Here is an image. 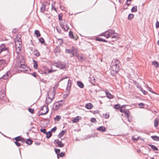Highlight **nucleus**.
I'll return each mask as SVG.
<instances>
[{"mask_svg": "<svg viewBox=\"0 0 159 159\" xmlns=\"http://www.w3.org/2000/svg\"><path fill=\"white\" fill-rule=\"evenodd\" d=\"M120 62L118 59H113L110 67L111 74L114 75L116 74L120 70Z\"/></svg>", "mask_w": 159, "mask_h": 159, "instance_id": "1", "label": "nucleus"}, {"mask_svg": "<svg viewBox=\"0 0 159 159\" xmlns=\"http://www.w3.org/2000/svg\"><path fill=\"white\" fill-rule=\"evenodd\" d=\"M16 68H22L25 69L26 66L25 64L24 59L22 55L18 56V58L16 60V62L15 64Z\"/></svg>", "mask_w": 159, "mask_h": 159, "instance_id": "2", "label": "nucleus"}, {"mask_svg": "<svg viewBox=\"0 0 159 159\" xmlns=\"http://www.w3.org/2000/svg\"><path fill=\"white\" fill-rule=\"evenodd\" d=\"M8 63L5 59H0V71L3 70L7 65Z\"/></svg>", "mask_w": 159, "mask_h": 159, "instance_id": "3", "label": "nucleus"}, {"mask_svg": "<svg viewBox=\"0 0 159 159\" xmlns=\"http://www.w3.org/2000/svg\"><path fill=\"white\" fill-rule=\"evenodd\" d=\"M54 65L60 69H64L66 68V64L61 61L55 62Z\"/></svg>", "mask_w": 159, "mask_h": 159, "instance_id": "4", "label": "nucleus"}, {"mask_svg": "<svg viewBox=\"0 0 159 159\" xmlns=\"http://www.w3.org/2000/svg\"><path fill=\"white\" fill-rule=\"evenodd\" d=\"M55 95L54 93L50 94L48 98L46 99V102L48 105L49 104L54 98Z\"/></svg>", "mask_w": 159, "mask_h": 159, "instance_id": "5", "label": "nucleus"}, {"mask_svg": "<svg viewBox=\"0 0 159 159\" xmlns=\"http://www.w3.org/2000/svg\"><path fill=\"white\" fill-rule=\"evenodd\" d=\"M45 110V112H41L40 113V115H44L46 114L48 111L49 109L48 106H44L41 108L40 111Z\"/></svg>", "mask_w": 159, "mask_h": 159, "instance_id": "6", "label": "nucleus"}, {"mask_svg": "<svg viewBox=\"0 0 159 159\" xmlns=\"http://www.w3.org/2000/svg\"><path fill=\"white\" fill-rule=\"evenodd\" d=\"M54 143L57 144L59 147L62 148L64 146V144L62 143L61 141H60L58 139H56L54 140Z\"/></svg>", "mask_w": 159, "mask_h": 159, "instance_id": "7", "label": "nucleus"}, {"mask_svg": "<svg viewBox=\"0 0 159 159\" xmlns=\"http://www.w3.org/2000/svg\"><path fill=\"white\" fill-rule=\"evenodd\" d=\"M60 26L62 28L64 29L65 31H67L69 29V26L67 24L64 25L62 22L60 23Z\"/></svg>", "mask_w": 159, "mask_h": 159, "instance_id": "8", "label": "nucleus"}, {"mask_svg": "<svg viewBox=\"0 0 159 159\" xmlns=\"http://www.w3.org/2000/svg\"><path fill=\"white\" fill-rule=\"evenodd\" d=\"M11 77L10 73L9 72H7V73L2 76L1 78V79H3L4 80H7Z\"/></svg>", "mask_w": 159, "mask_h": 159, "instance_id": "9", "label": "nucleus"}, {"mask_svg": "<svg viewBox=\"0 0 159 159\" xmlns=\"http://www.w3.org/2000/svg\"><path fill=\"white\" fill-rule=\"evenodd\" d=\"M62 107L61 104L59 102H57L54 104L53 108L54 110H57Z\"/></svg>", "mask_w": 159, "mask_h": 159, "instance_id": "10", "label": "nucleus"}, {"mask_svg": "<svg viewBox=\"0 0 159 159\" xmlns=\"http://www.w3.org/2000/svg\"><path fill=\"white\" fill-rule=\"evenodd\" d=\"M65 51L67 53H70V54H71V53H72V52H76L77 51V50L75 48L73 47H72V50L66 49Z\"/></svg>", "mask_w": 159, "mask_h": 159, "instance_id": "11", "label": "nucleus"}, {"mask_svg": "<svg viewBox=\"0 0 159 159\" xmlns=\"http://www.w3.org/2000/svg\"><path fill=\"white\" fill-rule=\"evenodd\" d=\"M15 45L16 46V48L17 49H18L20 51L21 49V48L22 46V43L21 41H19L17 42H16Z\"/></svg>", "mask_w": 159, "mask_h": 159, "instance_id": "12", "label": "nucleus"}, {"mask_svg": "<svg viewBox=\"0 0 159 159\" xmlns=\"http://www.w3.org/2000/svg\"><path fill=\"white\" fill-rule=\"evenodd\" d=\"M105 93L107 97L109 99H112L113 98V96L109 92L105 91Z\"/></svg>", "mask_w": 159, "mask_h": 159, "instance_id": "13", "label": "nucleus"}, {"mask_svg": "<svg viewBox=\"0 0 159 159\" xmlns=\"http://www.w3.org/2000/svg\"><path fill=\"white\" fill-rule=\"evenodd\" d=\"M97 129L98 131L102 132H105L106 130V128L103 126H100Z\"/></svg>", "mask_w": 159, "mask_h": 159, "instance_id": "14", "label": "nucleus"}, {"mask_svg": "<svg viewBox=\"0 0 159 159\" xmlns=\"http://www.w3.org/2000/svg\"><path fill=\"white\" fill-rule=\"evenodd\" d=\"M46 9V5L43 3H42L41 7L40 8V12L43 13Z\"/></svg>", "mask_w": 159, "mask_h": 159, "instance_id": "15", "label": "nucleus"}, {"mask_svg": "<svg viewBox=\"0 0 159 159\" xmlns=\"http://www.w3.org/2000/svg\"><path fill=\"white\" fill-rule=\"evenodd\" d=\"M115 33L114 30H112L111 29H109L107 30V31L105 32L104 33H103V34H105L106 33H109L110 35L111 34H114V33Z\"/></svg>", "mask_w": 159, "mask_h": 159, "instance_id": "16", "label": "nucleus"}, {"mask_svg": "<svg viewBox=\"0 0 159 159\" xmlns=\"http://www.w3.org/2000/svg\"><path fill=\"white\" fill-rule=\"evenodd\" d=\"M57 42L59 45L61 46L63 44V40L62 39H57Z\"/></svg>", "mask_w": 159, "mask_h": 159, "instance_id": "17", "label": "nucleus"}, {"mask_svg": "<svg viewBox=\"0 0 159 159\" xmlns=\"http://www.w3.org/2000/svg\"><path fill=\"white\" fill-rule=\"evenodd\" d=\"M5 96V92L4 90L0 91V99H2Z\"/></svg>", "mask_w": 159, "mask_h": 159, "instance_id": "18", "label": "nucleus"}, {"mask_svg": "<svg viewBox=\"0 0 159 159\" xmlns=\"http://www.w3.org/2000/svg\"><path fill=\"white\" fill-rule=\"evenodd\" d=\"M93 107V105L91 103H88L86 104L85 107L88 109H92Z\"/></svg>", "mask_w": 159, "mask_h": 159, "instance_id": "19", "label": "nucleus"}, {"mask_svg": "<svg viewBox=\"0 0 159 159\" xmlns=\"http://www.w3.org/2000/svg\"><path fill=\"white\" fill-rule=\"evenodd\" d=\"M77 57L79 60L81 61H83L85 60V58L83 56L81 55H79L77 56Z\"/></svg>", "mask_w": 159, "mask_h": 159, "instance_id": "20", "label": "nucleus"}, {"mask_svg": "<svg viewBox=\"0 0 159 159\" xmlns=\"http://www.w3.org/2000/svg\"><path fill=\"white\" fill-rule=\"evenodd\" d=\"M77 84L79 87L81 88H83L84 87L83 84L80 81H78Z\"/></svg>", "mask_w": 159, "mask_h": 159, "instance_id": "21", "label": "nucleus"}, {"mask_svg": "<svg viewBox=\"0 0 159 159\" xmlns=\"http://www.w3.org/2000/svg\"><path fill=\"white\" fill-rule=\"evenodd\" d=\"M70 80H69L68 81L67 85L66 88V90L67 91H68L70 90L71 87V84L70 82Z\"/></svg>", "mask_w": 159, "mask_h": 159, "instance_id": "22", "label": "nucleus"}, {"mask_svg": "<svg viewBox=\"0 0 159 159\" xmlns=\"http://www.w3.org/2000/svg\"><path fill=\"white\" fill-rule=\"evenodd\" d=\"M60 52V48L59 46H57L54 50V52L56 54Z\"/></svg>", "mask_w": 159, "mask_h": 159, "instance_id": "23", "label": "nucleus"}, {"mask_svg": "<svg viewBox=\"0 0 159 159\" xmlns=\"http://www.w3.org/2000/svg\"><path fill=\"white\" fill-rule=\"evenodd\" d=\"M65 133V131L64 130H62L61 132L59 133L58 135V137L59 138H61L64 135Z\"/></svg>", "mask_w": 159, "mask_h": 159, "instance_id": "24", "label": "nucleus"}, {"mask_svg": "<svg viewBox=\"0 0 159 159\" xmlns=\"http://www.w3.org/2000/svg\"><path fill=\"white\" fill-rule=\"evenodd\" d=\"M151 138L154 140L156 141H159V137L157 136H152Z\"/></svg>", "mask_w": 159, "mask_h": 159, "instance_id": "25", "label": "nucleus"}, {"mask_svg": "<svg viewBox=\"0 0 159 159\" xmlns=\"http://www.w3.org/2000/svg\"><path fill=\"white\" fill-rule=\"evenodd\" d=\"M149 146L154 150L158 151V148L154 145L149 144Z\"/></svg>", "mask_w": 159, "mask_h": 159, "instance_id": "26", "label": "nucleus"}, {"mask_svg": "<svg viewBox=\"0 0 159 159\" xmlns=\"http://www.w3.org/2000/svg\"><path fill=\"white\" fill-rule=\"evenodd\" d=\"M33 61L34 63V67L35 69H37L38 66L37 61L35 60H33Z\"/></svg>", "mask_w": 159, "mask_h": 159, "instance_id": "27", "label": "nucleus"}, {"mask_svg": "<svg viewBox=\"0 0 159 159\" xmlns=\"http://www.w3.org/2000/svg\"><path fill=\"white\" fill-rule=\"evenodd\" d=\"M137 11V7L136 6L133 7L131 9V11L132 12H136Z\"/></svg>", "mask_w": 159, "mask_h": 159, "instance_id": "28", "label": "nucleus"}, {"mask_svg": "<svg viewBox=\"0 0 159 159\" xmlns=\"http://www.w3.org/2000/svg\"><path fill=\"white\" fill-rule=\"evenodd\" d=\"M110 37H111L112 38H115L116 39L117 38V34L116 33H115L113 34L110 35Z\"/></svg>", "mask_w": 159, "mask_h": 159, "instance_id": "29", "label": "nucleus"}, {"mask_svg": "<svg viewBox=\"0 0 159 159\" xmlns=\"http://www.w3.org/2000/svg\"><path fill=\"white\" fill-rule=\"evenodd\" d=\"M34 55H35L37 57H39V56L40 54L39 52L37 49H34Z\"/></svg>", "mask_w": 159, "mask_h": 159, "instance_id": "30", "label": "nucleus"}, {"mask_svg": "<svg viewBox=\"0 0 159 159\" xmlns=\"http://www.w3.org/2000/svg\"><path fill=\"white\" fill-rule=\"evenodd\" d=\"M129 111L128 110H126L124 112V114L125 117H127L128 118L129 117Z\"/></svg>", "mask_w": 159, "mask_h": 159, "instance_id": "31", "label": "nucleus"}, {"mask_svg": "<svg viewBox=\"0 0 159 159\" xmlns=\"http://www.w3.org/2000/svg\"><path fill=\"white\" fill-rule=\"evenodd\" d=\"M45 134H46V138L47 139L49 138L52 136L51 131H49L48 132H46V133Z\"/></svg>", "mask_w": 159, "mask_h": 159, "instance_id": "32", "label": "nucleus"}, {"mask_svg": "<svg viewBox=\"0 0 159 159\" xmlns=\"http://www.w3.org/2000/svg\"><path fill=\"white\" fill-rule=\"evenodd\" d=\"M152 65L155 66L156 68L158 67V63L156 61H154L152 62Z\"/></svg>", "mask_w": 159, "mask_h": 159, "instance_id": "33", "label": "nucleus"}, {"mask_svg": "<svg viewBox=\"0 0 159 159\" xmlns=\"http://www.w3.org/2000/svg\"><path fill=\"white\" fill-rule=\"evenodd\" d=\"M34 34L36 35L37 37H39L41 36V34L39 30H35L34 31Z\"/></svg>", "mask_w": 159, "mask_h": 159, "instance_id": "34", "label": "nucleus"}, {"mask_svg": "<svg viewBox=\"0 0 159 159\" xmlns=\"http://www.w3.org/2000/svg\"><path fill=\"white\" fill-rule=\"evenodd\" d=\"M65 155V153L63 152H61L59 154H57V158H59L60 157H62Z\"/></svg>", "mask_w": 159, "mask_h": 159, "instance_id": "35", "label": "nucleus"}, {"mask_svg": "<svg viewBox=\"0 0 159 159\" xmlns=\"http://www.w3.org/2000/svg\"><path fill=\"white\" fill-rule=\"evenodd\" d=\"M32 142V141L30 139H27L25 142V143L28 145H31Z\"/></svg>", "mask_w": 159, "mask_h": 159, "instance_id": "36", "label": "nucleus"}, {"mask_svg": "<svg viewBox=\"0 0 159 159\" xmlns=\"http://www.w3.org/2000/svg\"><path fill=\"white\" fill-rule=\"evenodd\" d=\"M79 117V116H77L75 118H74L72 120V121L74 123H77V122L79 120V119H78V118Z\"/></svg>", "mask_w": 159, "mask_h": 159, "instance_id": "37", "label": "nucleus"}, {"mask_svg": "<svg viewBox=\"0 0 159 159\" xmlns=\"http://www.w3.org/2000/svg\"><path fill=\"white\" fill-rule=\"evenodd\" d=\"M100 35L104 36L107 39H108V38H110V34L108 33H106L104 34H103V33H102L101 35Z\"/></svg>", "mask_w": 159, "mask_h": 159, "instance_id": "38", "label": "nucleus"}, {"mask_svg": "<svg viewBox=\"0 0 159 159\" xmlns=\"http://www.w3.org/2000/svg\"><path fill=\"white\" fill-rule=\"evenodd\" d=\"M8 48L6 47H3L0 49V53L4 51H8Z\"/></svg>", "mask_w": 159, "mask_h": 159, "instance_id": "39", "label": "nucleus"}, {"mask_svg": "<svg viewBox=\"0 0 159 159\" xmlns=\"http://www.w3.org/2000/svg\"><path fill=\"white\" fill-rule=\"evenodd\" d=\"M96 40L97 41H102L105 42H107V41L105 39H103L102 38H98L96 39Z\"/></svg>", "mask_w": 159, "mask_h": 159, "instance_id": "40", "label": "nucleus"}, {"mask_svg": "<svg viewBox=\"0 0 159 159\" xmlns=\"http://www.w3.org/2000/svg\"><path fill=\"white\" fill-rule=\"evenodd\" d=\"M139 89L145 95L147 94V92L144 90H143L141 87H139Z\"/></svg>", "mask_w": 159, "mask_h": 159, "instance_id": "41", "label": "nucleus"}, {"mask_svg": "<svg viewBox=\"0 0 159 159\" xmlns=\"http://www.w3.org/2000/svg\"><path fill=\"white\" fill-rule=\"evenodd\" d=\"M134 17V15L132 14H129L128 16V19L129 20L133 19Z\"/></svg>", "mask_w": 159, "mask_h": 159, "instance_id": "42", "label": "nucleus"}, {"mask_svg": "<svg viewBox=\"0 0 159 159\" xmlns=\"http://www.w3.org/2000/svg\"><path fill=\"white\" fill-rule=\"evenodd\" d=\"M69 37L71 39L74 38V36L73 34V32L71 31H70L69 33Z\"/></svg>", "mask_w": 159, "mask_h": 159, "instance_id": "43", "label": "nucleus"}, {"mask_svg": "<svg viewBox=\"0 0 159 159\" xmlns=\"http://www.w3.org/2000/svg\"><path fill=\"white\" fill-rule=\"evenodd\" d=\"M138 106L140 108H143L144 107V104L143 103H140L138 104Z\"/></svg>", "mask_w": 159, "mask_h": 159, "instance_id": "44", "label": "nucleus"}, {"mask_svg": "<svg viewBox=\"0 0 159 159\" xmlns=\"http://www.w3.org/2000/svg\"><path fill=\"white\" fill-rule=\"evenodd\" d=\"M16 141H20L21 139V138L20 136H18L14 138Z\"/></svg>", "mask_w": 159, "mask_h": 159, "instance_id": "45", "label": "nucleus"}, {"mask_svg": "<svg viewBox=\"0 0 159 159\" xmlns=\"http://www.w3.org/2000/svg\"><path fill=\"white\" fill-rule=\"evenodd\" d=\"M158 121L157 120L155 119L154 120V126L155 127H157L158 126Z\"/></svg>", "mask_w": 159, "mask_h": 159, "instance_id": "46", "label": "nucleus"}, {"mask_svg": "<svg viewBox=\"0 0 159 159\" xmlns=\"http://www.w3.org/2000/svg\"><path fill=\"white\" fill-rule=\"evenodd\" d=\"M90 82L92 84H93L95 82V79L94 78H91Z\"/></svg>", "mask_w": 159, "mask_h": 159, "instance_id": "47", "label": "nucleus"}, {"mask_svg": "<svg viewBox=\"0 0 159 159\" xmlns=\"http://www.w3.org/2000/svg\"><path fill=\"white\" fill-rule=\"evenodd\" d=\"M61 119V116H57L54 118V120H55L58 121L60 119Z\"/></svg>", "mask_w": 159, "mask_h": 159, "instance_id": "48", "label": "nucleus"}, {"mask_svg": "<svg viewBox=\"0 0 159 159\" xmlns=\"http://www.w3.org/2000/svg\"><path fill=\"white\" fill-rule=\"evenodd\" d=\"M55 152L57 154H57H59L60 152V150L59 149H57V148H55Z\"/></svg>", "mask_w": 159, "mask_h": 159, "instance_id": "49", "label": "nucleus"}, {"mask_svg": "<svg viewBox=\"0 0 159 159\" xmlns=\"http://www.w3.org/2000/svg\"><path fill=\"white\" fill-rule=\"evenodd\" d=\"M19 41H21V39H20V38H19V39H18L17 38H16L15 39V43H16V42H17Z\"/></svg>", "mask_w": 159, "mask_h": 159, "instance_id": "50", "label": "nucleus"}, {"mask_svg": "<svg viewBox=\"0 0 159 159\" xmlns=\"http://www.w3.org/2000/svg\"><path fill=\"white\" fill-rule=\"evenodd\" d=\"M147 88L149 91L151 92L152 93L155 94V92H153V91H152V89L150 87L148 86H147Z\"/></svg>", "mask_w": 159, "mask_h": 159, "instance_id": "51", "label": "nucleus"}, {"mask_svg": "<svg viewBox=\"0 0 159 159\" xmlns=\"http://www.w3.org/2000/svg\"><path fill=\"white\" fill-rule=\"evenodd\" d=\"M40 131L43 133L45 134L46 133V129H40Z\"/></svg>", "mask_w": 159, "mask_h": 159, "instance_id": "52", "label": "nucleus"}, {"mask_svg": "<svg viewBox=\"0 0 159 159\" xmlns=\"http://www.w3.org/2000/svg\"><path fill=\"white\" fill-rule=\"evenodd\" d=\"M39 40L41 43H44V40L42 37L40 38L39 39Z\"/></svg>", "mask_w": 159, "mask_h": 159, "instance_id": "53", "label": "nucleus"}, {"mask_svg": "<svg viewBox=\"0 0 159 159\" xmlns=\"http://www.w3.org/2000/svg\"><path fill=\"white\" fill-rule=\"evenodd\" d=\"M119 109H120V111L122 113L124 112L125 111V109L122 108V107H120V108Z\"/></svg>", "mask_w": 159, "mask_h": 159, "instance_id": "54", "label": "nucleus"}, {"mask_svg": "<svg viewBox=\"0 0 159 159\" xmlns=\"http://www.w3.org/2000/svg\"><path fill=\"white\" fill-rule=\"evenodd\" d=\"M156 28H158L159 27V22L157 20L156 23Z\"/></svg>", "mask_w": 159, "mask_h": 159, "instance_id": "55", "label": "nucleus"}, {"mask_svg": "<svg viewBox=\"0 0 159 159\" xmlns=\"http://www.w3.org/2000/svg\"><path fill=\"white\" fill-rule=\"evenodd\" d=\"M16 145L18 147L20 146L21 145V144L18 142V141H15L14 142Z\"/></svg>", "mask_w": 159, "mask_h": 159, "instance_id": "56", "label": "nucleus"}, {"mask_svg": "<svg viewBox=\"0 0 159 159\" xmlns=\"http://www.w3.org/2000/svg\"><path fill=\"white\" fill-rule=\"evenodd\" d=\"M91 121L92 122L95 123L96 122V120L95 118H91Z\"/></svg>", "mask_w": 159, "mask_h": 159, "instance_id": "57", "label": "nucleus"}, {"mask_svg": "<svg viewBox=\"0 0 159 159\" xmlns=\"http://www.w3.org/2000/svg\"><path fill=\"white\" fill-rule=\"evenodd\" d=\"M103 116L105 118H107L109 117V115H108L107 113H106L105 114H103Z\"/></svg>", "mask_w": 159, "mask_h": 159, "instance_id": "58", "label": "nucleus"}, {"mask_svg": "<svg viewBox=\"0 0 159 159\" xmlns=\"http://www.w3.org/2000/svg\"><path fill=\"white\" fill-rule=\"evenodd\" d=\"M135 84L136 86L137 87V88L139 89V87H141V86L139 85V83L136 82L135 83Z\"/></svg>", "mask_w": 159, "mask_h": 159, "instance_id": "59", "label": "nucleus"}, {"mask_svg": "<svg viewBox=\"0 0 159 159\" xmlns=\"http://www.w3.org/2000/svg\"><path fill=\"white\" fill-rule=\"evenodd\" d=\"M57 129V127L56 126L54 128H52V129H51L50 131H51H51L55 132L56 130Z\"/></svg>", "mask_w": 159, "mask_h": 159, "instance_id": "60", "label": "nucleus"}, {"mask_svg": "<svg viewBox=\"0 0 159 159\" xmlns=\"http://www.w3.org/2000/svg\"><path fill=\"white\" fill-rule=\"evenodd\" d=\"M120 105L119 104H116L115 106V108L116 109H118L119 108L120 109Z\"/></svg>", "mask_w": 159, "mask_h": 159, "instance_id": "61", "label": "nucleus"}, {"mask_svg": "<svg viewBox=\"0 0 159 159\" xmlns=\"http://www.w3.org/2000/svg\"><path fill=\"white\" fill-rule=\"evenodd\" d=\"M52 10H53L55 11H57V10L56 8L53 6V4H52Z\"/></svg>", "mask_w": 159, "mask_h": 159, "instance_id": "62", "label": "nucleus"}, {"mask_svg": "<svg viewBox=\"0 0 159 159\" xmlns=\"http://www.w3.org/2000/svg\"><path fill=\"white\" fill-rule=\"evenodd\" d=\"M29 111L30 112L33 113L34 112V110L32 108H29Z\"/></svg>", "mask_w": 159, "mask_h": 159, "instance_id": "63", "label": "nucleus"}, {"mask_svg": "<svg viewBox=\"0 0 159 159\" xmlns=\"http://www.w3.org/2000/svg\"><path fill=\"white\" fill-rule=\"evenodd\" d=\"M132 139L134 140L135 141H137L139 139V137H137V138H134V136H133L132 137Z\"/></svg>", "mask_w": 159, "mask_h": 159, "instance_id": "64", "label": "nucleus"}]
</instances>
